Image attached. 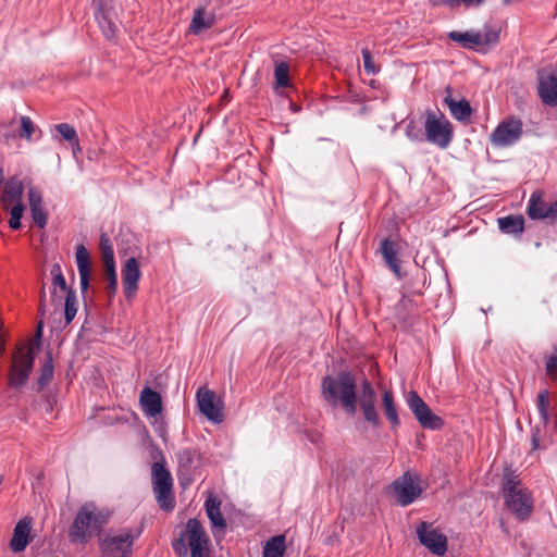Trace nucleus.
<instances>
[{"label": "nucleus", "instance_id": "nucleus-1", "mask_svg": "<svg viewBox=\"0 0 557 557\" xmlns=\"http://www.w3.org/2000/svg\"><path fill=\"white\" fill-rule=\"evenodd\" d=\"M321 395L333 408L341 406L348 416H354L359 406L363 419L373 428L381 426L376 409V392L372 383L363 379L357 391L355 375L343 371L336 376L327 375L321 383Z\"/></svg>", "mask_w": 557, "mask_h": 557}, {"label": "nucleus", "instance_id": "nucleus-2", "mask_svg": "<svg viewBox=\"0 0 557 557\" xmlns=\"http://www.w3.org/2000/svg\"><path fill=\"white\" fill-rule=\"evenodd\" d=\"M112 511L94 502L83 504L70 527L69 539L72 544L85 545L98 536L108 524Z\"/></svg>", "mask_w": 557, "mask_h": 557}, {"label": "nucleus", "instance_id": "nucleus-3", "mask_svg": "<svg viewBox=\"0 0 557 557\" xmlns=\"http://www.w3.org/2000/svg\"><path fill=\"white\" fill-rule=\"evenodd\" d=\"M503 495L507 508L521 521L527 520L533 510V498L519 476L507 469L504 473Z\"/></svg>", "mask_w": 557, "mask_h": 557}, {"label": "nucleus", "instance_id": "nucleus-4", "mask_svg": "<svg viewBox=\"0 0 557 557\" xmlns=\"http://www.w3.org/2000/svg\"><path fill=\"white\" fill-rule=\"evenodd\" d=\"M141 533V527H124L108 531L99 540L101 557H133L134 544L140 537Z\"/></svg>", "mask_w": 557, "mask_h": 557}, {"label": "nucleus", "instance_id": "nucleus-5", "mask_svg": "<svg viewBox=\"0 0 557 557\" xmlns=\"http://www.w3.org/2000/svg\"><path fill=\"white\" fill-rule=\"evenodd\" d=\"M209 546V537L201 523L193 518L189 519L185 529L180 533L177 539L172 542V547L178 557H207Z\"/></svg>", "mask_w": 557, "mask_h": 557}, {"label": "nucleus", "instance_id": "nucleus-6", "mask_svg": "<svg viewBox=\"0 0 557 557\" xmlns=\"http://www.w3.org/2000/svg\"><path fill=\"white\" fill-rule=\"evenodd\" d=\"M424 131L426 140L441 149L448 148L454 137L451 123L440 111H426Z\"/></svg>", "mask_w": 557, "mask_h": 557}, {"label": "nucleus", "instance_id": "nucleus-7", "mask_svg": "<svg viewBox=\"0 0 557 557\" xmlns=\"http://www.w3.org/2000/svg\"><path fill=\"white\" fill-rule=\"evenodd\" d=\"M153 493L158 505L163 510L174 508L173 480L163 462H154L151 467Z\"/></svg>", "mask_w": 557, "mask_h": 557}, {"label": "nucleus", "instance_id": "nucleus-8", "mask_svg": "<svg viewBox=\"0 0 557 557\" xmlns=\"http://www.w3.org/2000/svg\"><path fill=\"white\" fill-rule=\"evenodd\" d=\"M34 364L33 347H20L12 357L10 385L20 388L26 384Z\"/></svg>", "mask_w": 557, "mask_h": 557}, {"label": "nucleus", "instance_id": "nucleus-9", "mask_svg": "<svg viewBox=\"0 0 557 557\" xmlns=\"http://www.w3.org/2000/svg\"><path fill=\"white\" fill-rule=\"evenodd\" d=\"M406 403L417 421L424 429L438 430L444 425L441 417L435 414L416 391H410Z\"/></svg>", "mask_w": 557, "mask_h": 557}, {"label": "nucleus", "instance_id": "nucleus-10", "mask_svg": "<svg viewBox=\"0 0 557 557\" xmlns=\"http://www.w3.org/2000/svg\"><path fill=\"white\" fill-rule=\"evenodd\" d=\"M537 95L547 107L557 106V65L542 67L536 73Z\"/></svg>", "mask_w": 557, "mask_h": 557}, {"label": "nucleus", "instance_id": "nucleus-11", "mask_svg": "<svg viewBox=\"0 0 557 557\" xmlns=\"http://www.w3.org/2000/svg\"><path fill=\"white\" fill-rule=\"evenodd\" d=\"M522 127L519 119L510 117L502 121L490 136L492 146L495 148L512 146L520 139L523 133Z\"/></svg>", "mask_w": 557, "mask_h": 557}, {"label": "nucleus", "instance_id": "nucleus-12", "mask_svg": "<svg viewBox=\"0 0 557 557\" xmlns=\"http://www.w3.org/2000/svg\"><path fill=\"white\" fill-rule=\"evenodd\" d=\"M391 490L397 503L405 507L412 504L422 493L419 480L406 472L391 484Z\"/></svg>", "mask_w": 557, "mask_h": 557}, {"label": "nucleus", "instance_id": "nucleus-13", "mask_svg": "<svg viewBox=\"0 0 557 557\" xmlns=\"http://www.w3.org/2000/svg\"><path fill=\"white\" fill-rule=\"evenodd\" d=\"M417 536L432 554L443 556L447 552V537L430 522H421L417 527Z\"/></svg>", "mask_w": 557, "mask_h": 557}, {"label": "nucleus", "instance_id": "nucleus-14", "mask_svg": "<svg viewBox=\"0 0 557 557\" xmlns=\"http://www.w3.org/2000/svg\"><path fill=\"white\" fill-rule=\"evenodd\" d=\"M197 404L200 412L211 422L221 423L223 421V401L216 398L214 392L201 387L196 394Z\"/></svg>", "mask_w": 557, "mask_h": 557}, {"label": "nucleus", "instance_id": "nucleus-15", "mask_svg": "<svg viewBox=\"0 0 557 557\" xmlns=\"http://www.w3.org/2000/svg\"><path fill=\"white\" fill-rule=\"evenodd\" d=\"M96 3L95 16L101 28L102 34L112 39L117 33V25L115 24V13L111 4L112 0H94Z\"/></svg>", "mask_w": 557, "mask_h": 557}, {"label": "nucleus", "instance_id": "nucleus-16", "mask_svg": "<svg viewBox=\"0 0 557 557\" xmlns=\"http://www.w3.org/2000/svg\"><path fill=\"white\" fill-rule=\"evenodd\" d=\"M27 199L33 222L38 228H45L48 224V211L41 189L37 186H28Z\"/></svg>", "mask_w": 557, "mask_h": 557}, {"label": "nucleus", "instance_id": "nucleus-17", "mask_svg": "<svg viewBox=\"0 0 557 557\" xmlns=\"http://www.w3.org/2000/svg\"><path fill=\"white\" fill-rule=\"evenodd\" d=\"M215 7L209 4H199L194 9L189 24V32L199 35L208 30L215 24Z\"/></svg>", "mask_w": 557, "mask_h": 557}, {"label": "nucleus", "instance_id": "nucleus-18", "mask_svg": "<svg viewBox=\"0 0 557 557\" xmlns=\"http://www.w3.org/2000/svg\"><path fill=\"white\" fill-rule=\"evenodd\" d=\"M140 275L138 260L135 257L128 258L122 268V281L126 298H132L135 295Z\"/></svg>", "mask_w": 557, "mask_h": 557}, {"label": "nucleus", "instance_id": "nucleus-19", "mask_svg": "<svg viewBox=\"0 0 557 557\" xmlns=\"http://www.w3.org/2000/svg\"><path fill=\"white\" fill-rule=\"evenodd\" d=\"M32 522V518L25 517L15 524L13 536L10 541L12 552L21 553L25 550L30 541Z\"/></svg>", "mask_w": 557, "mask_h": 557}, {"label": "nucleus", "instance_id": "nucleus-20", "mask_svg": "<svg viewBox=\"0 0 557 557\" xmlns=\"http://www.w3.org/2000/svg\"><path fill=\"white\" fill-rule=\"evenodd\" d=\"M76 265L79 274V285L82 293L89 288L91 274L90 257L84 245H78L75 253Z\"/></svg>", "mask_w": 557, "mask_h": 557}, {"label": "nucleus", "instance_id": "nucleus-21", "mask_svg": "<svg viewBox=\"0 0 557 557\" xmlns=\"http://www.w3.org/2000/svg\"><path fill=\"white\" fill-rule=\"evenodd\" d=\"M139 401L147 417H157L162 411L161 395L150 387H145L140 392Z\"/></svg>", "mask_w": 557, "mask_h": 557}, {"label": "nucleus", "instance_id": "nucleus-22", "mask_svg": "<svg viewBox=\"0 0 557 557\" xmlns=\"http://www.w3.org/2000/svg\"><path fill=\"white\" fill-rule=\"evenodd\" d=\"M2 201L4 205H23L22 196L24 191V185L18 176H12L3 182Z\"/></svg>", "mask_w": 557, "mask_h": 557}, {"label": "nucleus", "instance_id": "nucleus-23", "mask_svg": "<svg viewBox=\"0 0 557 557\" xmlns=\"http://www.w3.org/2000/svg\"><path fill=\"white\" fill-rule=\"evenodd\" d=\"M548 209L549 205H547L542 197L540 191L532 193L527 207V213L531 220H545L548 219Z\"/></svg>", "mask_w": 557, "mask_h": 557}, {"label": "nucleus", "instance_id": "nucleus-24", "mask_svg": "<svg viewBox=\"0 0 557 557\" xmlns=\"http://www.w3.org/2000/svg\"><path fill=\"white\" fill-rule=\"evenodd\" d=\"M448 96L444 98L445 104L448 107L450 114L458 121H468L471 116L472 109L466 99L455 100L450 96V88H447Z\"/></svg>", "mask_w": 557, "mask_h": 557}, {"label": "nucleus", "instance_id": "nucleus-25", "mask_svg": "<svg viewBox=\"0 0 557 557\" xmlns=\"http://www.w3.org/2000/svg\"><path fill=\"white\" fill-rule=\"evenodd\" d=\"M220 507L221 500L216 496L210 495L206 499L205 508L212 527L224 529L226 527V522L221 513Z\"/></svg>", "mask_w": 557, "mask_h": 557}, {"label": "nucleus", "instance_id": "nucleus-26", "mask_svg": "<svg viewBox=\"0 0 557 557\" xmlns=\"http://www.w3.org/2000/svg\"><path fill=\"white\" fill-rule=\"evenodd\" d=\"M498 227L504 234L520 236L524 230V218L522 215H507L497 220Z\"/></svg>", "mask_w": 557, "mask_h": 557}, {"label": "nucleus", "instance_id": "nucleus-27", "mask_svg": "<svg viewBox=\"0 0 557 557\" xmlns=\"http://www.w3.org/2000/svg\"><path fill=\"white\" fill-rule=\"evenodd\" d=\"M382 406H383L384 413H385L387 420L389 421L392 428L393 429L398 428L400 424V420L398 417V411H397L394 394L392 391L385 389L382 393Z\"/></svg>", "mask_w": 557, "mask_h": 557}, {"label": "nucleus", "instance_id": "nucleus-28", "mask_svg": "<svg viewBox=\"0 0 557 557\" xmlns=\"http://www.w3.org/2000/svg\"><path fill=\"white\" fill-rule=\"evenodd\" d=\"M449 38L456 42H460L466 48L483 46L488 42L484 35L472 32H451Z\"/></svg>", "mask_w": 557, "mask_h": 557}, {"label": "nucleus", "instance_id": "nucleus-29", "mask_svg": "<svg viewBox=\"0 0 557 557\" xmlns=\"http://www.w3.org/2000/svg\"><path fill=\"white\" fill-rule=\"evenodd\" d=\"M381 252L383 255V258L386 262V264L389 267V269L399 276L400 273V264L397 259V250L395 247V244L391 242L389 239H384L381 243Z\"/></svg>", "mask_w": 557, "mask_h": 557}, {"label": "nucleus", "instance_id": "nucleus-30", "mask_svg": "<svg viewBox=\"0 0 557 557\" xmlns=\"http://www.w3.org/2000/svg\"><path fill=\"white\" fill-rule=\"evenodd\" d=\"M176 457L180 467L186 471H190L191 469L197 468L200 460V454L195 448L182 449L177 453Z\"/></svg>", "mask_w": 557, "mask_h": 557}, {"label": "nucleus", "instance_id": "nucleus-31", "mask_svg": "<svg viewBox=\"0 0 557 557\" xmlns=\"http://www.w3.org/2000/svg\"><path fill=\"white\" fill-rule=\"evenodd\" d=\"M285 548V536H273L265 543L263 547V557H283Z\"/></svg>", "mask_w": 557, "mask_h": 557}, {"label": "nucleus", "instance_id": "nucleus-32", "mask_svg": "<svg viewBox=\"0 0 557 557\" xmlns=\"http://www.w3.org/2000/svg\"><path fill=\"white\" fill-rule=\"evenodd\" d=\"M275 88H285L289 85V65L280 62L274 70Z\"/></svg>", "mask_w": 557, "mask_h": 557}, {"label": "nucleus", "instance_id": "nucleus-33", "mask_svg": "<svg viewBox=\"0 0 557 557\" xmlns=\"http://www.w3.org/2000/svg\"><path fill=\"white\" fill-rule=\"evenodd\" d=\"M537 410L544 424L549 420V393L547 389L541 391L537 395Z\"/></svg>", "mask_w": 557, "mask_h": 557}, {"label": "nucleus", "instance_id": "nucleus-34", "mask_svg": "<svg viewBox=\"0 0 557 557\" xmlns=\"http://www.w3.org/2000/svg\"><path fill=\"white\" fill-rule=\"evenodd\" d=\"M77 313L76 296L73 290H69L64 304V317L66 324H70Z\"/></svg>", "mask_w": 557, "mask_h": 557}, {"label": "nucleus", "instance_id": "nucleus-35", "mask_svg": "<svg viewBox=\"0 0 557 557\" xmlns=\"http://www.w3.org/2000/svg\"><path fill=\"white\" fill-rule=\"evenodd\" d=\"M414 309V302L408 297H401L396 306V314L400 321H406Z\"/></svg>", "mask_w": 557, "mask_h": 557}, {"label": "nucleus", "instance_id": "nucleus-36", "mask_svg": "<svg viewBox=\"0 0 557 557\" xmlns=\"http://www.w3.org/2000/svg\"><path fill=\"white\" fill-rule=\"evenodd\" d=\"M51 275H53V293L52 297H55V288L60 287L62 292H69L66 287L65 278L62 274L61 267L59 264H53L51 268Z\"/></svg>", "mask_w": 557, "mask_h": 557}, {"label": "nucleus", "instance_id": "nucleus-37", "mask_svg": "<svg viewBox=\"0 0 557 557\" xmlns=\"http://www.w3.org/2000/svg\"><path fill=\"white\" fill-rule=\"evenodd\" d=\"M23 213H24V206L23 205H13L11 210H10V219H9V226L12 228V230H20L22 224H21V219L23 216Z\"/></svg>", "mask_w": 557, "mask_h": 557}, {"label": "nucleus", "instance_id": "nucleus-38", "mask_svg": "<svg viewBox=\"0 0 557 557\" xmlns=\"http://www.w3.org/2000/svg\"><path fill=\"white\" fill-rule=\"evenodd\" d=\"M53 377V363L51 356L49 355L48 360L44 363L41 368V374L38 379L39 385L42 387L47 385Z\"/></svg>", "mask_w": 557, "mask_h": 557}, {"label": "nucleus", "instance_id": "nucleus-39", "mask_svg": "<svg viewBox=\"0 0 557 557\" xmlns=\"http://www.w3.org/2000/svg\"><path fill=\"white\" fill-rule=\"evenodd\" d=\"M55 129L65 140L77 144V134L73 126L61 123L55 125Z\"/></svg>", "mask_w": 557, "mask_h": 557}, {"label": "nucleus", "instance_id": "nucleus-40", "mask_svg": "<svg viewBox=\"0 0 557 557\" xmlns=\"http://www.w3.org/2000/svg\"><path fill=\"white\" fill-rule=\"evenodd\" d=\"M362 53V60H363V67L367 74L369 75H375L380 72V67L374 64L373 58L369 49L364 48L361 51Z\"/></svg>", "mask_w": 557, "mask_h": 557}, {"label": "nucleus", "instance_id": "nucleus-41", "mask_svg": "<svg viewBox=\"0 0 557 557\" xmlns=\"http://www.w3.org/2000/svg\"><path fill=\"white\" fill-rule=\"evenodd\" d=\"M35 133V125L29 116L21 117V133L20 136L22 138L30 139L32 135Z\"/></svg>", "mask_w": 557, "mask_h": 557}, {"label": "nucleus", "instance_id": "nucleus-42", "mask_svg": "<svg viewBox=\"0 0 557 557\" xmlns=\"http://www.w3.org/2000/svg\"><path fill=\"white\" fill-rule=\"evenodd\" d=\"M106 276L108 280L107 294L110 298H112L117 290V276L116 271H107Z\"/></svg>", "mask_w": 557, "mask_h": 557}, {"label": "nucleus", "instance_id": "nucleus-43", "mask_svg": "<svg viewBox=\"0 0 557 557\" xmlns=\"http://www.w3.org/2000/svg\"><path fill=\"white\" fill-rule=\"evenodd\" d=\"M546 373L552 380L557 381V349L546 359Z\"/></svg>", "mask_w": 557, "mask_h": 557}, {"label": "nucleus", "instance_id": "nucleus-44", "mask_svg": "<svg viewBox=\"0 0 557 557\" xmlns=\"http://www.w3.org/2000/svg\"><path fill=\"white\" fill-rule=\"evenodd\" d=\"M541 441H542V432H541V429L536 425L531 430L532 450H537V449L542 448Z\"/></svg>", "mask_w": 557, "mask_h": 557}, {"label": "nucleus", "instance_id": "nucleus-45", "mask_svg": "<svg viewBox=\"0 0 557 557\" xmlns=\"http://www.w3.org/2000/svg\"><path fill=\"white\" fill-rule=\"evenodd\" d=\"M99 247H100L102 256L107 255V253H112L113 252V248H112L110 238L108 237V235L106 233H102L100 235Z\"/></svg>", "mask_w": 557, "mask_h": 557}, {"label": "nucleus", "instance_id": "nucleus-46", "mask_svg": "<svg viewBox=\"0 0 557 557\" xmlns=\"http://www.w3.org/2000/svg\"><path fill=\"white\" fill-rule=\"evenodd\" d=\"M106 272L115 270L114 253H107L102 256Z\"/></svg>", "mask_w": 557, "mask_h": 557}, {"label": "nucleus", "instance_id": "nucleus-47", "mask_svg": "<svg viewBox=\"0 0 557 557\" xmlns=\"http://www.w3.org/2000/svg\"><path fill=\"white\" fill-rule=\"evenodd\" d=\"M485 0H456V7L463 4L467 8L470 7H479L481 5Z\"/></svg>", "mask_w": 557, "mask_h": 557}, {"label": "nucleus", "instance_id": "nucleus-48", "mask_svg": "<svg viewBox=\"0 0 557 557\" xmlns=\"http://www.w3.org/2000/svg\"><path fill=\"white\" fill-rule=\"evenodd\" d=\"M548 219H550L552 222H557V200L549 205Z\"/></svg>", "mask_w": 557, "mask_h": 557}, {"label": "nucleus", "instance_id": "nucleus-49", "mask_svg": "<svg viewBox=\"0 0 557 557\" xmlns=\"http://www.w3.org/2000/svg\"><path fill=\"white\" fill-rule=\"evenodd\" d=\"M433 5H448L450 8L456 7V0H429Z\"/></svg>", "mask_w": 557, "mask_h": 557}, {"label": "nucleus", "instance_id": "nucleus-50", "mask_svg": "<svg viewBox=\"0 0 557 557\" xmlns=\"http://www.w3.org/2000/svg\"><path fill=\"white\" fill-rule=\"evenodd\" d=\"M41 332H42V324L41 322L38 324V327H37V336H41Z\"/></svg>", "mask_w": 557, "mask_h": 557}, {"label": "nucleus", "instance_id": "nucleus-51", "mask_svg": "<svg viewBox=\"0 0 557 557\" xmlns=\"http://www.w3.org/2000/svg\"><path fill=\"white\" fill-rule=\"evenodd\" d=\"M230 1H231V0H215L216 5H222V4H224V3H226V2H230Z\"/></svg>", "mask_w": 557, "mask_h": 557}, {"label": "nucleus", "instance_id": "nucleus-52", "mask_svg": "<svg viewBox=\"0 0 557 557\" xmlns=\"http://www.w3.org/2000/svg\"><path fill=\"white\" fill-rule=\"evenodd\" d=\"M410 126H411V124H409V125L407 126V135H408V137L412 138V137H411V134H410V129H409V128H410Z\"/></svg>", "mask_w": 557, "mask_h": 557}]
</instances>
